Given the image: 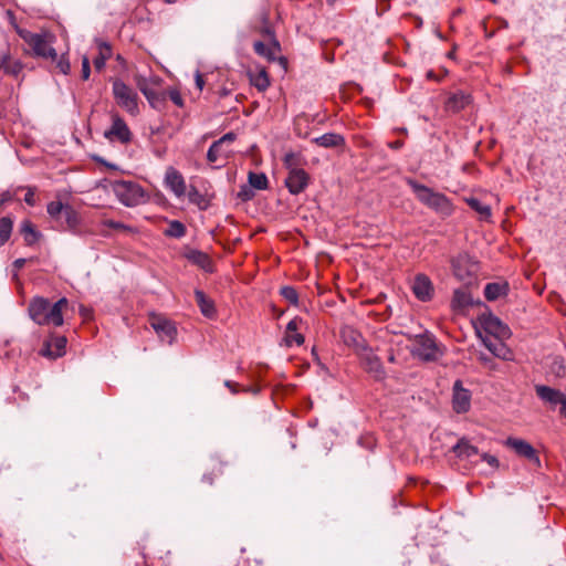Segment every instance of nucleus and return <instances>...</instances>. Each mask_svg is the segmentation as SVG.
<instances>
[{
  "label": "nucleus",
  "instance_id": "1",
  "mask_svg": "<svg viewBox=\"0 0 566 566\" xmlns=\"http://www.w3.org/2000/svg\"><path fill=\"white\" fill-rule=\"evenodd\" d=\"M69 308V301L62 297L55 303L50 300L35 296L30 300L28 312L30 318L38 325L62 326L64 323L63 314Z\"/></svg>",
  "mask_w": 566,
  "mask_h": 566
},
{
  "label": "nucleus",
  "instance_id": "2",
  "mask_svg": "<svg viewBox=\"0 0 566 566\" xmlns=\"http://www.w3.org/2000/svg\"><path fill=\"white\" fill-rule=\"evenodd\" d=\"M19 36L30 48V54L38 59L49 60L51 62L56 61L57 52L53 48L55 36L49 32L34 33L27 29L17 28Z\"/></svg>",
  "mask_w": 566,
  "mask_h": 566
},
{
  "label": "nucleus",
  "instance_id": "3",
  "mask_svg": "<svg viewBox=\"0 0 566 566\" xmlns=\"http://www.w3.org/2000/svg\"><path fill=\"white\" fill-rule=\"evenodd\" d=\"M408 184L416 193L418 200L428 208L446 217L452 214L453 206L446 195L436 192L431 188L415 180H409Z\"/></svg>",
  "mask_w": 566,
  "mask_h": 566
},
{
  "label": "nucleus",
  "instance_id": "4",
  "mask_svg": "<svg viewBox=\"0 0 566 566\" xmlns=\"http://www.w3.org/2000/svg\"><path fill=\"white\" fill-rule=\"evenodd\" d=\"M112 92L117 105L125 109L130 115H137L138 108V94L122 80L116 78L112 83Z\"/></svg>",
  "mask_w": 566,
  "mask_h": 566
},
{
  "label": "nucleus",
  "instance_id": "5",
  "mask_svg": "<svg viewBox=\"0 0 566 566\" xmlns=\"http://www.w3.org/2000/svg\"><path fill=\"white\" fill-rule=\"evenodd\" d=\"M112 189L118 200L126 207L139 205L145 196L143 188L134 181L116 180L112 182Z\"/></svg>",
  "mask_w": 566,
  "mask_h": 566
},
{
  "label": "nucleus",
  "instance_id": "6",
  "mask_svg": "<svg viewBox=\"0 0 566 566\" xmlns=\"http://www.w3.org/2000/svg\"><path fill=\"white\" fill-rule=\"evenodd\" d=\"M411 354L424 361H434L441 355L433 335L429 333L415 335Z\"/></svg>",
  "mask_w": 566,
  "mask_h": 566
},
{
  "label": "nucleus",
  "instance_id": "7",
  "mask_svg": "<svg viewBox=\"0 0 566 566\" xmlns=\"http://www.w3.org/2000/svg\"><path fill=\"white\" fill-rule=\"evenodd\" d=\"M135 83L153 108L161 109L164 107L166 102V92L158 91L154 87V85H158L159 83L157 77L149 80L143 75H136Z\"/></svg>",
  "mask_w": 566,
  "mask_h": 566
},
{
  "label": "nucleus",
  "instance_id": "8",
  "mask_svg": "<svg viewBox=\"0 0 566 566\" xmlns=\"http://www.w3.org/2000/svg\"><path fill=\"white\" fill-rule=\"evenodd\" d=\"M148 323L163 342L168 344L174 343L177 328L171 319L161 314L150 313Z\"/></svg>",
  "mask_w": 566,
  "mask_h": 566
},
{
  "label": "nucleus",
  "instance_id": "9",
  "mask_svg": "<svg viewBox=\"0 0 566 566\" xmlns=\"http://www.w3.org/2000/svg\"><path fill=\"white\" fill-rule=\"evenodd\" d=\"M535 392L544 403L549 406L551 409H555L559 406L560 413L566 415V396L560 390L545 385H536Z\"/></svg>",
  "mask_w": 566,
  "mask_h": 566
},
{
  "label": "nucleus",
  "instance_id": "10",
  "mask_svg": "<svg viewBox=\"0 0 566 566\" xmlns=\"http://www.w3.org/2000/svg\"><path fill=\"white\" fill-rule=\"evenodd\" d=\"M482 329L485 332V337H500L509 338L511 331L499 317L493 314L482 315L480 318Z\"/></svg>",
  "mask_w": 566,
  "mask_h": 566
},
{
  "label": "nucleus",
  "instance_id": "11",
  "mask_svg": "<svg viewBox=\"0 0 566 566\" xmlns=\"http://www.w3.org/2000/svg\"><path fill=\"white\" fill-rule=\"evenodd\" d=\"M358 356L360 357L364 369L371 374L375 379L380 380L385 378L386 371L382 363L369 346L361 350Z\"/></svg>",
  "mask_w": 566,
  "mask_h": 566
},
{
  "label": "nucleus",
  "instance_id": "12",
  "mask_svg": "<svg viewBox=\"0 0 566 566\" xmlns=\"http://www.w3.org/2000/svg\"><path fill=\"white\" fill-rule=\"evenodd\" d=\"M104 136L111 142L118 140L122 144H128L132 139L127 124L118 114L112 115V126L105 130Z\"/></svg>",
  "mask_w": 566,
  "mask_h": 566
},
{
  "label": "nucleus",
  "instance_id": "13",
  "mask_svg": "<svg viewBox=\"0 0 566 566\" xmlns=\"http://www.w3.org/2000/svg\"><path fill=\"white\" fill-rule=\"evenodd\" d=\"M66 343L64 336H51L44 340L39 354L49 359H56L65 354Z\"/></svg>",
  "mask_w": 566,
  "mask_h": 566
},
{
  "label": "nucleus",
  "instance_id": "14",
  "mask_svg": "<svg viewBox=\"0 0 566 566\" xmlns=\"http://www.w3.org/2000/svg\"><path fill=\"white\" fill-rule=\"evenodd\" d=\"M310 181L311 176L303 169L287 172L284 184L291 195H300L307 188Z\"/></svg>",
  "mask_w": 566,
  "mask_h": 566
},
{
  "label": "nucleus",
  "instance_id": "15",
  "mask_svg": "<svg viewBox=\"0 0 566 566\" xmlns=\"http://www.w3.org/2000/svg\"><path fill=\"white\" fill-rule=\"evenodd\" d=\"M412 292L415 296L421 302H428L433 297L434 287L426 274H417L412 282Z\"/></svg>",
  "mask_w": 566,
  "mask_h": 566
},
{
  "label": "nucleus",
  "instance_id": "16",
  "mask_svg": "<svg viewBox=\"0 0 566 566\" xmlns=\"http://www.w3.org/2000/svg\"><path fill=\"white\" fill-rule=\"evenodd\" d=\"M452 406L457 413H464L471 407V394L463 388L461 380H457L453 385Z\"/></svg>",
  "mask_w": 566,
  "mask_h": 566
},
{
  "label": "nucleus",
  "instance_id": "17",
  "mask_svg": "<svg viewBox=\"0 0 566 566\" xmlns=\"http://www.w3.org/2000/svg\"><path fill=\"white\" fill-rule=\"evenodd\" d=\"M506 446L512 448L517 455L527 459L536 465H539V458L537 452L527 441L516 438H509L506 440Z\"/></svg>",
  "mask_w": 566,
  "mask_h": 566
},
{
  "label": "nucleus",
  "instance_id": "18",
  "mask_svg": "<svg viewBox=\"0 0 566 566\" xmlns=\"http://www.w3.org/2000/svg\"><path fill=\"white\" fill-rule=\"evenodd\" d=\"M340 337L344 344L353 348L357 355L368 346L360 332L352 326L342 327Z\"/></svg>",
  "mask_w": 566,
  "mask_h": 566
},
{
  "label": "nucleus",
  "instance_id": "19",
  "mask_svg": "<svg viewBox=\"0 0 566 566\" xmlns=\"http://www.w3.org/2000/svg\"><path fill=\"white\" fill-rule=\"evenodd\" d=\"M165 185L178 198L186 195L187 186L184 176L174 167H168L165 174Z\"/></svg>",
  "mask_w": 566,
  "mask_h": 566
},
{
  "label": "nucleus",
  "instance_id": "20",
  "mask_svg": "<svg viewBox=\"0 0 566 566\" xmlns=\"http://www.w3.org/2000/svg\"><path fill=\"white\" fill-rule=\"evenodd\" d=\"M265 31L271 36V42L264 43L262 41H255L253 43V49L258 55L272 62L276 60V55L281 51V46L280 43L275 40L274 34L269 29Z\"/></svg>",
  "mask_w": 566,
  "mask_h": 566
},
{
  "label": "nucleus",
  "instance_id": "21",
  "mask_svg": "<svg viewBox=\"0 0 566 566\" xmlns=\"http://www.w3.org/2000/svg\"><path fill=\"white\" fill-rule=\"evenodd\" d=\"M504 338L500 337H483V344L485 347L497 358L503 360H512L513 353L503 342Z\"/></svg>",
  "mask_w": 566,
  "mask_h": 566
},
{
  "label": "nucleus",
  "instance_id": "22",
  "mask_svg": "<svg viewBox=\"0 0 566 566\" xmlns=\"http://www.w3.org/2000/svg\"><path fill=\"white\" fill-rule=\"evenodd\" d=\"M55 223L63 231L75 232L81 223V218L77 211L71 205L66 203L61 216V221H55Z\"/></svg>",
  "mask_w": 566,
  "mask_h": 566
},
{
  "label": "nucleus",
  "instance_id": "23",
  "mask_svg": "<svg viewBox=\"0 0 566 566\" xmlns=\"http://www.w3.org/2000/svg\"><path fill=\"white\" fill-rule=\"evenodd\" d=\"M185 256L189 262L199 266L207 273H212L214 271L213 262L206 252L192 249L186 252Z\"/></svg>",
  "mask_w": 566,
  "mask_h": 566
},
{
  "label": "nucleus",
  "instance_id": "24",
  "mask_svg": "<svg viewBox=\"0 0 566 566\" xmlns=\"http://www.w3.org/2000/svg\"><path fill=\"white\" fill-rule=\"evenodd\" d=\"M472 102V97L469 93H465L463 91H458L451 94L447 102H446V108L449 112L452 113H459L462 109H464L467 106H469Z\"/></svg>",
  "mask_w": 566,
  "mask_h": 566
},
{
  "label": "nucleus",
  "instance_id": "25",
  "mask_svg": "<svg viewBox=\"0 0 566 566\" xmlns=\"http://www.w3.org/2000/svg\"><path fill=\"white\" fill-rule=\"evenodd\" d=\"M23 67V63L20 60L13 59L10 52L0 55V70H2L6 75L18 77Z\"/></svg>",
  "mask_w": 566,
  "mask_h": 566
},
{
  "label": "nucleus",
  "instance_id": "26",
  "mask_svg": "<svg viewBox=\"0 0 566 566\" xmlns=\"http://www.w3.org/2000/svg\"><path fill=\"white\" fill-rule=\"evenodd\" d=\"M195 300H196L197 305L200 308L201 314L205 317L213 318L217 315L214 302L210 297H208L203 291L196 290L195 291Z\"/></svg>",
  "mask_w": 566,
  "mask_h": 566
},
{
  "label": "nucleus",
  "instance_id": "27",
  "mask_svg": "<svg viewBox=\"0 0 566 566\" xmlns=\"http://www.w3.org/2000/svg\"><path fill=\"white\" fill-rule=\"evenodd\" d=\"M452 265L454 275L460 280H467L468 277H471L475 272L474 264L470 263L467 256H459L458 259L453 260Z\"/></svg>",
  "mask_w": 566,
  "mask_h": 566
},
{
  "label": "nucleus",
  "instance_id": "28",
  "mask_svg": "<svg viewBox=\"0 0 566 566\" xmlns=\"http://www.w3.org/2000/svg\"><path fill=\"white\" fill-rule=\"evenodd\" d=\"M312 142L324 148H337L345 145V138L340 134L336 133H326L313 138Z\"/></svg>",
  "mask_w": 566,
  "mask_h": 566
},
{
  "label": "nucleus",
  "instance_id": "29",
  "mask_svg": "<svg viewBox=\"0 0 566 566\" xmlns=\"http://www.w3.org/2000/svg\"><path fill=\"white\" fill-rule=\"evenodd\" d=\"M459 459H470L479 453V449L471 444L467 438H461L451 449Z\"/></svg>",
  "mask_w": 566,
  "mask_h": 566
},
{
  "label": "nucleus",
  "instance_id": "30",
  "mask_svg": "<svg viewBox=\"0 0 566 566\" xmlns=\"http://www.w3.org/2000/svg\"><path fill=\"white\" fill-rule=\"evenodd\" d=\"M306 164L305 158L300 153H286L283 157V165L287 172L303 170Z\"/></svg>",
  "mask_w": 566,
  "mask_h": 566
},
{
  "label": "nucleus",
  "instance_id": "31",
  "mask_svg": "<svg viewBox=\"0 0 566 566\" xmlns=\"http://www.w3.org/2000/svg\"><path fill=\"white\" fill-rule=\"evenodd\" d=\"M473 304L472 295L468 289H458L453 293L451 306L453 310H464Z\"/></svg>",
  "mask_w": 566,
  "mask_h": 566
},
{
  "label": "nucleus",
  "instance_id": "32",
  "mask_svg": "<svg viewBox=\"0 0 566 566\" xmlns=\"http://www.w3.org/2000/svg\"><path fill=\"white\" fill-rule=\"evenodd\" d=\"M98 55L93 60L96 71H102L105 67L106 61L112 56V45L105 41H98Z\"/></svg>",
  "mask_w": 566,
  "mask_h": 566
},
{
  "label": "nucleus",
  "instance_id": "33",
  "mask_svg": "<svg viewBox=\"0 0 566 566\" xmlns=\"http://www.w3.org/2000/svg\"><path fill=\"white\" fill-rule=\"evenodd\" d=\"M20 232L23 235L27 245H33L41 237V233L35 229L30 220H24L21 223Z\"/></svg>",
  "mask_w": 566,
  "mask_h": 566
},
{
  "label": "nucleus",
  "instance_id": "34",
  "mask_svg": "<svg viewBox=\"0 0 566 566\" xmlns=\"http://www.w3.org/2000/svg\"><path fill=\"white\" fill-rule=\"evenodd\" d=\"M507 292L506 283L492 282L484 287V296L488 301H495Z\"/></svg>",
  "mask_w": 566,
  "mask_h": 566
},
{
  "label": "nucleus",
  "instance_id": "35",
  "mask_svg": "<svg viewBox=\"0 0 566 566\" xmlns=\"http://www.w3.org/2000/svg\"><path fill=\"white\" fill-rule=\"evenodd\" d=\"M250 83L260 92H264L270 86V78L264 69L260 70L258 73H249Z\"/></svg>",
  "mask_w": 566,
  "mask_h": 566
},
{
  "label": "nucleus",
  "instance_id": "36",
  "mask_svg": "<svg viewBox=\"0 0 566 566\" xmlns=\"http://www.w3.org/2000/svg\"><path fill=\"white\" fill-rule=\"evenodd\" d=\"M468 206L481 216L482 219L488 220L491 218V207L481 202L478 198L470 197L465 198Z\"/></svg>",
  "mask_w": 566,
  "mask_h": 566
},
{
  "label": "nucleus",
  "instance_id": "37",
  "mask_svg": "<svg viewBox=\"0 0 566 566\" xmlns=\"http://www.w3.org/2000/svg\"><path fill=\"white\" fill-rule=\"evenodd\" d=\"M249 185L256 190H265L269 188V180L263 172L250 171L248 176Z\"/></svg>",
  "mask_w": 566,
  "mask_h": 566
},
{
  "label": "nucleus",
  "instance_id": "38",
  "mask_svg": "<svg viewBox=\"0 0 566 566\" xmlns=\"http://www.w3.org/2000/svg\"><path fill=\"white\" fill-rule=\"evenodd\" d=\"M13 220L10 217L0 218V247L4 245L12 233Z\"/></svg>",
  "mask_w": 566,
  "mask_h": 566
},
{
  "label": "nucleus",
  "instance_id": "39",
  "mask_svg": "<svg viewBox=\"0 0 566 566\" xmlns=\"http://www.w3.org/2000/svg\"><path fill=\"white\" fill-rule=\"evenodd\" d=\"M229 150H224L221 142H213L207 153V159L209 163H217L221 157H227Z\"/></svg>",
  "mask_w": 566,
  "mask_h": 566
},
{
  "label": "nucleus",
  "instance_id": "40",
  "mask_svg": "<svg viewBox=\"0 0 566 566\" xmlns=\"http://www.w3.org/2000/svg\"><path fill=\"white\" fill-rule=\"evenodd\" d=\"M165 234L167 237L179 239L186 234V227L182 222L172 220L169 222L168 228L165 230Z\"/></svg>",
  "mask_w": 566,
  "mask_h": 566
},
{
  "label": "nucleus",
  "instance_id": "41",
  "mask_svg": "<svg viewBox=\"0 0 566 566\" xmlns=\"http://www.w3.org/2000/svg\"><path fill=\"white\" fill-rule=\"evenodd\" d=\"M65 209V205L61 201H51L46 206V211L50 216V218L55 221H61V216L63 213V210Z\"/></svg>",
  "mask_w": 566,
  "mask_h": 566
},
{
  "label": "nucleus",
  "instance_id": "42",
  "mask_svg": "<svg viewBox=\"0 0 566 566\" xmlns=\"http://www.w3.org/2000/svg\"><path fill=\"white\" fill-rule=\"evenodd\" d=\"M280 294L292 305H297L298 303V293L297 291L290 285L283 286L280 290Z\"/></svg>",
  "mask_w": 566,
  "mask_h": 566
},
{
  "label": "nucleus",
  "instance_id": "43",
  "mask_svg": "<svg viewBox=\"0 0 566 566\" xmlns=\"http://www.w3.org/2000/svg\"><path fill=\"white\" fill-rule=\"evenodd\" d=\"M188 199L191 203L197 205L200 209H205V197L195 187L190 186L188 190Z\"/></svg>",
  "mask_w": 566,
  "mask_h": 566
},
{
  "label": "nucleus",
  "instance_id": "44",
  "mask_svg": "<svg viewBox=\"0 0 566 566\" xmlns=\"http://www.w3.org/2000/svg\"><path fill=\"white\" fill-rule=\"evenodd\" d=\"M55 67L59 70L60 73L67 75L71 71V64L65 54H62L60 57L57 56Z\"/></svg>",
  "mask_w": 566,
  "mask_h": 566
},
{
  "label": "nucleus",
  "instance_id": "45",
  "mask_svg": "<svg viewBox=\"0 0 566 566\" xmlns=\"http://www.w3.org/2000/svg\"><path fill=\"white\" fill-rule=\"evenodd\" d=\"M254 189L248 184L242 185L238 191V198L242 201H250L254 198Z\"/></svg>",
  "mask_w": 566,
  "mask_h": 566
},
{
  "label": "nucleus",
  "instance_id": "46",
  "mask_svg": "<svg viewBox=\"0 0 566 566\" xmlns=\"http://www.w3.org/2000/svg\"><path fill=\"white\" fill-rule=\"evenodd\" d=\"M285 343L287 346H292L293 344H296L298 346L304 344V336L300 333H290L285 335Z\"/></svg>",
  "mask_w": 566,
  "mask_h": 566
},
{
  "label": "nucleus",
  "instance_id": "47",
  "mask_svg": "<svg viewBox=\"0 0 566 566\" xmlns=\"http://www.w3.org/2000/svg\"><path fill=\"white\" fill-rule=\"evenodd\" d=\"M102 224L109 229L118 230V231H130V228L119 221H114L111 219L103 220Z\"/></svg>",
  "mask_w": 566,
  "mask_h": 566
},
{
  "label": "nucleus",
  "instance_id": "48",
  "mask_svg": "<svg viewBox=\"0 0 566 566\" xmlns=\"http://www.w3.org/2000/svg\"><path fill=\"white\" fill-rule=\"evenodd\" d=\"M169 98L176 106L181 107L184 105V99L181 97V94L178 90H169L166 92V98Z\"/></svg>",
  "mask_w": 566,
  "mask_h": 566
},
{
  "label": "nucleus",
  "instance_id": "49",
  "mask_svg": "<svg viewBox=\"0 0 566 566\" xmlns=\"http://www.w3.org/2000/svg\"><path fill=\"white\" fill-rule=\"evenodd\" d=\"M222 474L221 467H218L217 469H213L209 473H205L202 475V482L207 483L208 485H212L214 482V479Z\"/></svg>",
  "mask_w": 566,
  "mask_h": 566
},
{
  "label": "nucleus",
  "instance_id": "50",
  "mask_svg": "<svg viewBox=\"0 0 566 566\" xmlns=\"http://www.w3.org/2000/svg\"><path fill=\"white\" fill-rule=\"evenodd\" d=\"M90 74H91L90 60H88L87 56H84L82 59V78L84 81L88 80L90 78Z\"/></svg>",
  "mask_w": 566,
  "mask_h": 566
},
{
  "label": "nucleus",
  "instance_id": "51",
  "mask_svg": "<svg viewBox=\"0 0 566 566\" xmlns=\"http://www.w3.org/2000/svg\"><path fill=\"white\" fill-rule=\"evenodd\" d=\"M479 360L483 366L488 367L489 369H495V363L490 356L485 354H480Z\"/></svg>",
  "mask_w": 566,
  "mask_h": 566
},
{
  "label": "nucleus",
  "instance_id": "52",
  "mask_svg": "<svg viewBox=\"0 0 566 566\" xmlns=\"http://www.w3.org/2000/svg\"><path fill=\"white\" fill-rule=\"evenodd\" d=\"M34 195H35L34 188L28 187V188H27V193H25V196H24V202H25L28 206H30V207L35 206V198H34Z\"/></svg>",
  "mask_w": 566,
  "mask_h": 566
},
{
  "label": "nucleus",
  "instance_id": "53",
  "mask_svg": "<svg viewBox=\"0 0 566 566\" xmlns=\"http://www.w3.org/2000/svg\"><path fill=\"white\" fill-rule=\"evenodd\" d=\"M302 323V318L294 317L286 325V334L294 333L297 331L298 325Z\"/></svg>",
  "mask_w": 566,
  "mask_h": 566
},
{
  "label": "nucleus",
  "instance_id": "54",
  "mask_svg": "<svg viewBox=\"0 0 566 566\" xmlns=\"http://www.w3.org/2000/svg\"><path fill=\"white\" fill-rule=\"evenodd\" d=\"M237 135L232 132H229L224 134L221 138L218 139V142H221V145L224 146L226 144H231L235 140Z\"/></svg>",
  "mask_w": 566,
  "mask_h": 566
},
{
  "label": "nucleus",
  "instance_id": "55",
  "mask_svg": "<svg viewBox=\"0 0 566 566\" xmlns=\"http://www.w3.org/2000/svg\"><path fill=\"white\" fill-rule=\"evenodd\" d=\"M482 460L485 461L488 464H490L493 468H497L499 467V460L494 455H491L489 453H483L482 454Z\"/></svg>",
  "mask_w": 566,
  "mask_h": 566
},
{
  "label": "nucleus",
  "instance_id": "56",
  "mask_svg": "<svg viewBox=\"0 0 566 566\" xmlns=\"http://www.w3.org/2000/svg\"><path fill=\"white\" fill-rule=\"evenodd\" d=\"M301 122H302V118H298L296 122H295V133L298 137H303V138H307L308 137V132L307 130H304V128L301 127Z\"/></svg>",
  "mask_w": 566,
  "mask_h": 566
},
{
  "label": "nucleus",
  "instance_id": "57",
  "mask_svg": "<svg viewBox=\"0 0 566 566\" xmlns=\"http://www.w3.org/2000/svg\"><path fill=\"white\" fill-rule=\"evenodd\" d=\"M301 122H302V118H298L296 122H295V133L298 137H303V138H307L308 137V132L307 130H304V128L301 127Z\"/></svg>",
  "mask_w": 566,
  "mask_h": 566
},
{
  "label": "nucleus",
  "instance_id": "58",
  "mask_svg": "<svg viewBox=\"0 0 566 566\" xmlns=\"http://www.w3.org/2000/svg\"><path fill=\"white\" fill-rule=\"evenodd\" d=\"M13 200V195L10 191H3L0 195V207Z\"/></svg>",
  "mask_w": 566,
  "mask_h": 566
},
{
  "label": "nucleus",
  "instance_id": "59",
  "mask_svg": "<svg viewBox=\"0 0 566 566\" xmlns=\"http://www.w3.org/2000/svg\"><path fill=\"white\" fill-rule=\"evenodd\" d=\"M224 386L231 391V394L233 395H237L240 389H239V385L234 381H231V380H226L224 381Z\"/></svg>",
  "mask_w": 566,
  "mask_h": 566
},
{
  "label": "nucleus",
  "instance_id": "60",
  "mask_svg": "<svg viewBox=\"0 0 566 566\" xmlns=\"http://www.w3.org/2000/svg\"><path fill=\"white\" fill-rule=\"evenodd\" d=\"M196 86L201 91L205 86V80L202 74L199 72L196 73Z\"/></svg>",
  "mask_w": 566,
  "mask_h": 566
},
{
  "label": "nucleus",
  "instance_id": "61",
  "mask_svg": "<svg viewBox=\"0 0 566 566\" xmlns=\"http://www.w3.org/2000/svg\"><path fill=\"white\" fill-rule=\"evenodd\" d=\"M27 263V259H23V258H20V259H17L14 262H13V266L17 269V270H20L24 266V264Z\"/></svg>",
  "mask_w": 566,
  "mask_h": 566
},
{
  "label": "nucleus",
  "instance_id": "62",
  "mask_svg": "<svg viewBox=\"0 0 566 566\" xmlns=\"http://www.w3.org/2000/svg\"><path fill=\"white\" fill-rule=\"evenodd\" d=\"M242 391L251 392L252 395H258L260 392V388L259 387H244V388H242Z\"/></svg>",
  "mask_w": 566,
  "mask_h": 566
},
{
  "label": "nucleus",
  "instance_id": "63",
  "mask_svg": "<svg viewBox=\"0 0 566 566\" xmlns=\"http://www.w3.org/2000/svg\"><path fill=\"white\" fill-rule=\"evenodd\" d=\"M95 160L105 165L106 167L111 168V169H116V166L114 164H109L107 161H105L104 159L102 158H98V157H95Z\"/></svg>",
  "mask_w": 566,
  "mask_h": 566
},
{
  "label": "nucleus",
  "instance_id": "64",
  "mask_svg": "<svg viewBox=\"0 0 566 566\" xmlns=\"http://www.w3.org/2000/svg\"><path fill=\"white\" fill-rule=\"evenodd\" d=\"M403 145V143L401 140H395L392 143L389 144V146L394 149H399L401 148Z\"/></svg>",
  "mask_w": 566,
  "mask_h": 566
}]
</instances>
